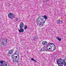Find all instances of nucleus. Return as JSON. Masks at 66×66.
I'll list each match as a JSON object with an SVG mask.
<instances>
[{
  "label": "nucleus",
  "instance_id": "9",
  "mask_svg": "<svg viewBox=\"0 0 66 66\" xmlns=\"http://www.w3.org/2000/svg\"><path fill=\"white\" fill-rule=\"evenodd\" d=\"M0 65L1 66H9V65L6 64V63H3V64H0Z\"/></svg>",
  "mask_w": 66,
  "mask_h": 66
},
{
  "label": "nucleus",
  "instance_id": "10",
  "mask_svg": "<svg viewBox=\"0 0 66 66\" xmlns=\"http://www.w3.org/2000/svg\"><path fill=\"white\" fill-rule=\"evenodd\" d=\"M12 60H13V62H16V61H17V60H16V57H12Z\"/></svg>",
  "mask_w": 66,
  "mask_h": 66
},
{
  "label": "nucleus",
  "instance_id": "28",
  "mask_svg": "<svg viewBox=\"0 0 66 66\" xmlns=\"http://www.w3.org/2000/svg\"><path fill=\"white\" fill-rule=\"evenodd\" d=\"M48 0H46V1H48Z\"/></svg>",
  "mask_w": 66,
  "mask_h": 66
},
{
  "label": "nucleus",
  "instance_id": "6",
  "mask_svg": "<svg viewBox=\"0 0 66 66\" xmlns=\"http://www.w3.org/2000/svg\"><path fill=\"white\" fill-rule=\"evenodd\" d=\"M15 58H16V62H17V63H19V55L18 54L17 56H15Z\"/></svg>",
  "mask_w": 66,
  "mask_h": 66
},
{
  "label": "nucleus",
  "instance_id": "14",
  "mask_svg": "<svg viewBox=\"0 0 66 66\" xmlns=\"http://www.w3.org/2000/svg\"><path fill=\"white\" fill-rule=\"evenodd\" d=\"M47 42L46 41H44L43 42H42V44L43 45H46L47 44Z\"/></svg>",
  "mask_w": 66,
  "mask_h": 66
},
{
  "label": "nucleus",
  "instance_id": "22",
  "mask_svg": "<svg viewBox=\"0 0 66 66\" xmlns=\"http://www.w3.org/2000/svg\"><path fill=\"white\" fill-rule=\"evenodd\" d=\"M66 65V62H65L64 63V66H65Z\"/></svg>",
  "mask_w": 66,
  "mask_h": 66
},
{
  "label": "nucleus",
  "instance_id": "12",
  "mask_svg": "<svg viewBox=\"0 0 66 66\" xmlns=\"http://www.w3.org/2000/svg\"><path fill=\"white\" fill-rule=\"evenodd\" d=\"M45 47L44 46L43 48H42L41 49V51H45V50L46 51V49H44V48H45Z\"/></svg>",
  "mask_w": 66,
  "mask_h": 66
},
{
  "label": "nucleus",
  "instance_id": "13",
  "mask_svg": "<svg viewBox=\"0 0 66 66\" xmlns=\"http://www.w3.org/2000/svg\"><path fill=\"white\" fill-rule=\"evenodd\" d=\"M51 49V48L50 47L49 48H47V50H46V51H52L51 50H50ZM51 49H52L51 48Z\"/></svg>",
  "mask_w": 66,
  "mask_h": 66
},
{
  "label": "nucleus",
  "instance_id": "19",
  "mask_svg": "<svg viewBox=\"0 0 66 66\" xmlns=\"http://www.w3.org/2000/svg\"><path fill=\"white\" fill-rule=\"evenodd\" d=\"M0 63L1 64H3V61L2 60L1 61H0Z\"/></svg>",
  "mask_w": 66,
  "mask_h": 66
},
{
  "label": "nucleus",
  "instance_id": "15",
  "mask_svg": "<svg viewBox=\"0 0 66 66\" xmlns=\"http://www.w3.org/2000/svg\"><path fill=\"white\" fill-rule=\"evenodd\" d=\"M56 38L57 39H58V40H59V41H61L62 40V39L61 38H59V37H56Z\"/></svg>",
  "mask_w": 66,
  "mask_h": 66
},
{
  "label": "nucleus",
  "instance_id": "25",
  "mask_svg": "<svg viewBox=\"0 0 66 66\" xmlns=\"http://www.w3.org/2000/svg\"><path fill=\"white\" fill-rule=\"evenodd\" d=\"M34 62H36L37 61L36 60H34Z\"/></svg>",
  "mask_w": 66,
  "mask_h": 66
},
{
  "label": "nucleus",
  "instance_id": "7",
  "mask_svg": "<svg viewBox=\"0 0 66 66\" xmlns=\"http://www.w3.org/2000/svg\"><path fill=\"white\" fill-rule=\"evenodd\" d=\"M2 47H4L6 45V43L5 42H3L2 43H1Z\"/></svg>",
  "mask_w": 66,
  "mask_h": 66
},
{
  "label": "nucleus",
  "instance_id": "27",
  "mask_svg": "<svg viewBox=\"0 0 66 66\" xmlns=\"http://www.w3.org/2000/svg\"><path fill=\"white\" fill-rule=\"evenodd\" d=\"M1 41V39L0 38V42Z\"/></svg>",
  "mask_w": 66,
  "mask_h": 66
},
{
  "label": "nucleus",
  "instance_id": "18",
  "mask_svg": "<svg viewBox=\"0 0 66 66\" xmlns=\"http://www.w3.org/2000/svg\"><path fill=\"white\" fill-rule=\"evenodd\" d=\"M27 26H24V30H26V29H27Z\"/></svg>",
  "mask_w": 66,
  "mask_h": 66
},
{
  "label": "nucleus",
  "instance_id": "8",
  "mask_svg": "<svg viewBox=\"0 0 66 66\" xmlns=\"http://www.w3.org/2000/svg\"><path fill=\"white\" fill-rule=\"evenodd\" d=\"M13 51H14V50L13 49H12L11 50H10L8 52V53L9 54H11L13 53Z\"/></svg>",
  "mask_w": 66,
  "mask_h": 66
},
{
  "label": "nucleus",
  "instance_id": "4",
  "mask_svg": "<svg viewBox=\"0 0 66 66\" xmlns=\"http://www.w3.org/2000/svg\"><path fill=\"white\" fill-rule=\"evenodd\" d=\"M8 16L9 18H11V19H13L15 17V15H13V14L11 13H10L8 14Z\"/></svg>",
  "mask_w": 66,
  "mask_h": 66
},
{
  "label": "nucleus",
  "instance_id": "3",
  "mask_svg": "<svg viewBox=\"0 0 66 66\" xmlns=\"http://www.w3.org/2000/svg\"><path fill=\"white\" fill-rule=\"evenodd\" d=\"M24 27V24L22 22H21L20 23V30H19V33H21V32H23L24 31L23 29H22V28H23Z\"/></svg>",
  "mask_w": 66,
  "mask_h": 66
},
{
  "label": "nucleus",
  "instance_id": "24",
  "mask_svg": "<svg viewBox=\"0 0 66 66\" xmlns=\"http://www.w3.org/2000/svg\"><path fill=\"white\" fill-rule=\"evenodd\" d=\"M56 48V47H55H55H54V48H53V51H54V50H55V49H56V48Z\"/></svg>",
  "mask_w": 66,
  "mask_h": 66
},
{
  "label": "nucleus",
  "instance_id": "11",
  "mask_svg": "<svg viewBox=\"0 0 66 66\" xmlns=\"http://www.w3.org/2000/svg\"><path fill=\"white\" fill-rule=\"evenodd\" d=\"M62 23V21L61 20H59L57 21V23L58 24H61Z\"/></svg>",
  "mask_w": 66,
  "mask_h": 66
},
{
  "label": "nucleus",
  "instance_id": "1",
  "mask_svg": "<svg viewBox=\"0 0 66 66\" xmlns=\"http://www.w3.org/2000/svg\"><path fill=\"white\" fill-rule=\"evenodd\" d=\"M44 19L45 20V21H44V19L43 18H42L41 17H39L37 19V23L38 26V24H39V25H42L41 26L42 27L44 26L43 24H44L45 22V21L46 20L48 19L47 16H46V15H44Z\"/></svg>",
  "mask_w": 66,
  "mask_h": 66
},
{
  "label": "nucleus",
  "instance_id": "2",
  "mask_svg": "<svg viewBox=\"0 0 66 66\" xmlns=\"http://www.w3.org/2000/svg\"><path fill=\"white\" fill-rule=\"evenodd\" d=\"M65 62V60L60 59L56 61V62L59 66H63L64 64V63Z\"/></svg>",
  "mask_w": 66,
  "mask_h": 66
},
{
  "label": "nucleus",
  "instance_id": "17",
  "mask_svg": "<svg viewBox=\"0 0 66 66\" xmlns=\"http://www.w3.org/2000/svg\"><path fill=\"white\" fill-rule=\"evenodd\" d=\"M18 53H19V52H18V51H16L15 52V54H16V55H17V54H18Z\"/></svg>",
  "mask_w": 66,
  "mask_h": 66
},
{
  "label": "nucleus",
  "instance_id": "20",
  "mask_svg": "<svg viewBox=\"0 0 66 66\" xmlns=\"http://www.w3.org/2000/svg\"><path fill=\"white\" fill-rule=\"evenodd\" d=\"M15 54H12V57H15V56H14V55H15Z\"/></svg>",
  "mask_w": 66,
  "mask_h": 66
},
{
  "label": "nucleus",
  "instance_id": "21",
  "mask_svg": "<svg viewBox=\"0 0 66 66\" xmlns=\"http://www.w3.org/2000/svg\"><path fill=\"white\" fill-rule=\"evenodd\" d=\"M15 20H16V21H18V20H19V19H15Z\"/></svg>",
  "mask_w": 66,
  "mask_h": 66
},
{
  "label": "nucleus",
  "instance_id": "16",
  "mask_svg": "<svg viewBox=\"0 0 66 66\" xmlns=\"http://www.w3.org/2000/svg\"><path fill=\"white\" fill-rule=\"evenodd\" d=\"M37 39V36H35L33 38V40H36Z\"/></svg>",
  "mask_w": 66,
  "mask_h": 66
},
{
  "label": "nucleus",
  "instance_id": "23",
  "mask_svg": "<svg viewBox=\"0 0 66 66\" xmlns=\"http://www.w3.org/2000/svg\"><path fill=\"white\" fill-rule=\"evenodd\" d=\"M34 59L33 58H31V61H34Z\"/></svg>",
  "mask_w": 66,
  "mask_h": 66
},
{
  "label": "nucleus",
  "instance_id": "26",
  "mask_svg": "<svg viewBox=\"0 0 66 66\" xmlns=\"http://www.w3.org/2000/svg\"><path fill=\"white\" fill-rule=\"evenodd\" d=\"M6 41H7V39H6Z\"/></svg>",
  "mask_w": 66,
  "mask_h": 66
},
{
  "label": "nucleus",
  "instance_id": "5",
  "mask_svg": "<svg viewBox=\"0 0 66 66\" xmlns=\"http://www.w3.org/2000/svg\"><path fill=\"white\" fill-rule=\"evenodd\" d=\"M52 45H54V47L55 48V45L54 44L52 43H49L46 45V46H47V48H48V47H52V46H50Z\"/></svg>",
  "mask_w": 66,
  "mask_h": 66
}]
</instances>
